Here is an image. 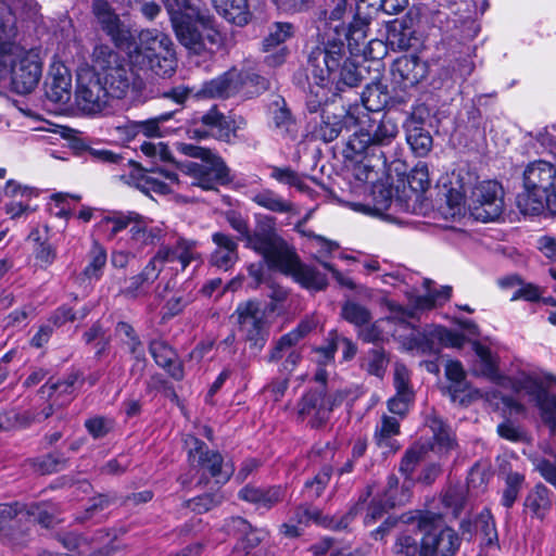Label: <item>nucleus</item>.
<instances>
[{
	"label": "nucleus",
	"instance_id": "obj_1",
	"mask_svg": "<svg viewBox=\"0 0 556 556\" xmlns=\"http://www.w3.org/2000/svg\"><path fill=\"white\" fill-rule=\"evenodd\" d=\"M16 37L15 16L0 2V85L17 94H27L41 79L42 49H26L16 42Z\"/></svg>",
	"mask_w": 556,
	"mask_h": 556
},
{
	"label": "nucleus",
	"instance_id": "obj_2",
	"mask_svg": "<svg viewBox=\"0 0 556 556\" xmlns=\"http://www.w3.org/2000/svg\"><path fill=\"white\" fill-rule=\"evenodd\" d=\"M472 349L479 358V368L476 369V372L501 387L510 388L516 392H525L540 410L542 420L556 435V395L548 392L555 378L551 375L527 372H520L514 378L505 377L498 372L497 358L488 346L475 341Z\"/></svg>",
	"mask_w": 556,
	"mask_h": 556
},
{
	"label": "nucleus",
	"instance_id": "obj_3",
	"mask_svg": "<svg viewBox=\"0 0 556 556\" xmlns=\"http://www.w3.org/2000/svg\"><path fill=\"white\" fill-rule=\"evenodd\" d=\"M179 42L190 52L213 53L223 45L222 34L210 16L201 12L199 0H163Z\"/></svg>",
	"mask_w": 556,
	"mask_h": 556
},
{
	"label": "nucleus",
	"instance_id": "obj_4",
	"mask_svg": "<svg viewBox=\"0 0 556 556\" xmlns=\"http://www.w3.org/2000/svg\"><path fill=\"white\" fill-rule=\"evenodd\" d=\"M199 257L197 242L180 238L173 248H160L138 275L126 280V286L119 292L129 299L144 296L166 266L175 271L185 270L191 262L199 260Z\"/></svg>",
	"mask_w": 556,
	"mask_h": 556
},
{
	"label": "nucleus",
	"instance_id": "obj_5",
	"mask_svg": "<svg viewBox=\"0 0 556 556\" xmlns=\"http://www.w3.org/2000/svg\"><path fill=\"white\" fill-rule=\"evenodd\" d=\"M344 43L328 41L325 47H317L308 55V65L313 79L328 84L337 91L345 87H355L361 81V74L356 65L344 60Z\"/></svg>",
	"mask_w": 556,
	"mask_h": 556
},
{
	"label": "nucleus",
	"instance_id": "obj_6",
	"mask_svg": "<svg viewBox=\"0 0 556 556\" xmlns=\"http://www.w3.org/2000/svg\"><path fill=\"white\" fill-rule=\"evenodd\" d=\"M345 123H353L356 128L348 141V149L355 154L367 153L376 147L390 146L400 132L397 118L389 113L349 111Z\"/></svg>",
	"mask_w": 556,
	"mask_h": 556
},
{
	"label": "nucleus",
	"instance_id": "obj_7",
	"mask_svg": "<svg viewBox=\"0 0 556 556\" xmlns=\"http://www.w3.org/2000/svg\"><path fill=\"white\" fill-rule=\"evenodd\" d=\"M253 245L263 252V257L269 267L290 275L303 288L320 291L327 287L326 275L301 263L282 238L271 237L262 241L256 240Z\"/></svg>",
	"mask_w": 556,
	"mask_h": 556
},
{
	"label": "nucleus",
	"instance_id": "obj_8",
	"mask_svg": "<svg viewBox=\"0 0 556 556\" xmlns=\"http://www.w3.org/2000/svg\"><path fill=\"white\" fill-rule=\"evenodd\" d=\"M139 43L129 50L130 62L157 76H170L176 71V59L170 38L154 29L141 30Z\"/></svg>",
	"mask_w": 556,
	"mask_h": 556
},
{
	"label": "nucleus",
	"instance_id": "obj_9",
	"mask_svg": "<svg viewBox=\"0 0 556 556\" xmlns=\"http://www.w3.org/2000/svg\"><path fill=\"white\" fill-rule=\"evenodd\" d=\"M177 150L201 162H187L180 165L181 172L191 178V185L203 190H214L229 179V170L224 161L208 149L180 142Z\"/></svg>",
	"mask_w": 556,
	"mask_h": 556
},
{
	"label": "nucleus",
	"instance_id": "obj_10",
	"mask_svg": "<svg viewBox=\"0 0 556 556\" xmlns=\"http://www.w3.org/2000/svg\"><path fill=\"white\" fill-rule=\"evenodd\" d=\"M92 65L112 98L122 99L137 87L138 75L106 45L94 47Z\"/></svg>",
	"mask_w": 556,
	"mask_h": 556
},
{
	"label": "nucleus",
	"instance_id": "obj_11",
	"mask_svg": "<svg viewBox=\"0 0 556 556\" xmlns=\"http://www.w3.org/2000/svg\"><path fill=\"white\" fill-rule=\"evenodd\" d=\"M523 186L525 191L517 198L518 207L523 214H540L546 198L556 190V167L543 160L530 163L523 172Z\"/></svg>",
	"mask_w": 556,
	"mask_h": 556
},
{
	"label": "nucleus",
	"instance_id": "obj_12",
	"mask_svg": "<svg viewBox=\"0 0 556 556\" xmlns=\"http://www.w3.org/2000/svg\"><path fill=\"white\" fill-rule=\"evenodd\" d=\"M416 522L424 533L420 540L419 556H455L460 538L450 527H441V516L431 511L418 513L407 518L406 522Z\"/></svg>",
	"mask_w": 556,
	"mask_h": 556
},
{
	"label": "nucleus",
	"instance_id": "obj_13",
	"mask_svg": "<svg viewBox=\"0 0 556 556\" xmlns=\"http://www.w3.org/2000/svg\"><path fill=\"white\" fill-rule=\"evenodd\" d=\"M129 167L128 175H122L121 178L129 185H134L146 194H169L179 189L181 181L177 173L156 167L155 169L144 170L140 165L131 160H127Z\"/></svg>",
	"mask_w": 556,
	"mask_h": 556
},
{
	"label": "nucleus",
	"instance_id": "obj_14",
	"mask_svg": "<svg viewBox=\"0 0 556 556\" xmlns=\"http://www.w3.org/2000/svg\"><path fill=\"white\" fill-rule=\"evenodd\" d=\"M185 446L188 450L190 465L199 471L208 473L218 483H225L233 473V466L225 463L218 452L207 450L206 445L193 435H187Z\"/></svg>",
	"mask_w": 556,
	"mask_h": 556
},
{
	"label": "nucleus",
	"instance_id": "obj_15",
	"mask_svg": "<svg viewBox=\"0 0 556 556\" xmlns=\"http://www.w3.org/2000/svg\"><path fill=\"white\" fill-rule=\"evenodd\" d=\"M381 304L390 312V316L363 326L358 330V337L365 342L382 341L388 334L401 338L402 334L399 333L400 329L407 331V337H409L410 329H414L407 321L410 314L387 298L381 301Z\"/></svg>",
	"mask_w": 556,
	"mask_h": 556
},
{
	"label": "nucleus",
	"instance_id": "obj_16",
	"mask_svg": "<svg viewBox=\"0 0 556 556\" xmlns=\"http://www.w3.org/2000/svg\"><path fill=\"white\" fill-rule=\"evenodd\" d=\"M111 94L103 86L99 75L91 67H81L77 73L76 103L88 114L102 112L109 104Z\"/></svg>",
	"mask_w": 556,
	"mask_h": 556
},
{
	"label": "nucleus",
	"instance_id": "obj_17",
	"mask_svg": "<svg viewBox=\"0 0 556 556\" xmlns=\"http://www.w3.org/2000/svg\"><path fill=\"white\" fill-rule=\"evenodd\" d=\"M233 315L237 317L239 331L251 349L260 351L267 341L268 330L265 311L257 301L240 303Z\"/></svg>",
	"mask_w": 556,
	"mask_h": 556
},
{
	"label": "nucleus",
	"instance_id": "obj_18",
	"mask_svg": "<svg viewBox=\"0 0 556 556\" xmlns=\"http://www.w3.org/2000/svg\"><path fill=\"white\" fill-rule=\"evenodd\" d=\"M435 340L442 346L454 349H459L465 343V338L462 333L435 326L425 331L416 328L410 329V336L404 339L403 345L406 350L417 354H434L438 352V349L434 346Z\"/></svg>",
	"mask_w": 556,
	"mask_h": 556
},
{
	"label": "nucleus",
	"instance_id": "obj_19",
	"mask_svg": "<svg viewBox=\"0 0 556 556\" xmlns=\"http://www.w3.org/2000/svg\"><path fill=\"white\" fill-rule=\"evenodd\" d=\"M260 76L238 68H231L223 75L203 84L197 96L206 98H229L240 92L249 84H258Z\"/></svg>",
	"mask_w": 556,
	"mask_h": 556
},
{
	"label": "nucleus",
	"instance_id": "obj_20",
	"mask_svg": "<svg viewBox=\"0 0 556 556\" xmlns=\"http://www.w3.org/2000/svg\"><path fill=\"white\" fill-rule=\"evenodd\" d=\"M92 13L101 29L111 38L118 48L130 49V40L134 38L130 28L124 24L118 14L106 0H94Z\"/></svg>",
	"mask_w": 556,
	"mask_h": 556
},
{
	"label": "nucleus",
	"instance_id": "obj_21",
	"mask_svg": "<svg viewBox=\"0 0 556 556\" xmlns=\"http://www.w3.org/2000/svg\"><path fill=\"white\" fill-rule=\"evenodd\" d=\"M473 197L477 206L473 207L472 215L482 222L495 220L503 212V188L493 180L481 182L473 190Z\"/></svg>",
	"mask_w": 556,
	"mask_h": 556
},
{
	"label": "nucleus",
	"instance_id": "obj_22",
	"mask_svg": "<svg viewBox=\"0 0 556 556\" xmlns=\"http://www.w3.org/2000/svg\"><path fill=\"white\" fill-rule=\"evenodd\" d=\"M427 74V63L417 55H402L391 66L392 84L404 92L416 87Z\"/></svg>",
	"mask_w": 556,
	"mask_h": 556
},
{
	"label": "nucleus",
	"instance_id": "obj_23",
	"mask_svg": "<svg viewBox=\"0 0 556 556\" xmlns=\"http://www.w3.org/2000/svg\"><path fill=\"white\" fill-rule=\"evenodd\" d=\"M313 327V321L304 320L300 323L295 329L283 334L271 350L269 361L276 362L281 359L283 356H287L283 367L286 370L292 371L302 358V355L295 349V345L312 331Z\"/></svg>",
	"mask_w": 556,
	"mask_h": 556
},
{
	"label": "nucleus",
	"instance_id": "obj_24",
	"mask_svg": "<svg viewBox=\"0 0 556 556\" xmlns=\"http://www.w3.org/2000/svg\"><path fill=\"white\" fill-rule=\"evenodd\" d=\"M46 94L51 101L61 104L67 103L72 96L71 71L58 55H53L49 66Z\"/></svg>",
	"mask_w": 556,
	"mask_h": 556
},
{
	"label": "nucleus",
	"instance_id": "obj_25",
	"mask_svg": "<svg viewBox=\"0 0 556 556\" xmlns=\"http://www.w3.org/2000/svg\"><path fill=\"white\" fill-rule=\"evenodd\" d=\"M298 413L313 428L325 425L331 415L325 390L320 388L305 393L298 405Z\"/></svg>",
	"mask_w": 556,
	"mask_h": 556
},
{
	"label": "nucleus",
	"instance_id": "obj_26",
	"mask_svg": "<svg viewBox=\"0 0 556 556\" xmlns=\"http://www.w3.org/2000/svg\"><path fill=\"white\" fill-rule=\"evenodd\" d=\"M445 377L448 380L446 392L452 402L466 405L479 394V391L471 389L466 380V372L460 362L448 361L445 365Z\"/></svg>",
	"mask_w": 556,
	"mask_h": 556
},
{
	"label": "nucleus",
	"instance_id": "obj_27",
	"mask_svg": "<svg viewBox=\"0 0 556 556\" xmlns=\"http://www.w3.org/2000/svg\"><path fill=\"white\" fill-rule=\"evenodd\" d=\"M294 34L293 25L287 22H276L269 27L268 35L263 40V49L270 52L278 49L276 53L266 56V62L270 66H278L285 62L287 49L280 47Z\"/></svg>",
	"mask_w": 556,
	"mask_h": 556
},
{
	"label": "nucleus",
	"instance_id": "obj_28",
	"mask_svg": "<svg viewBox=\"0 0 556 556\" xmlns=\"http://www.w3.org/2000/svg\"><path fill=\"white\" fill-rule=\"evenodd\" d=\"M399 480L394 476L389 477L388 488L384 492V505L372 503L367 510L364 522L367 526L372 525L382 517L386 507H394L405 504L409 500V486L403 484L401 492H397Z\"/></svg>",
	"mask_w": 556,
	"mask_h": 556
},
{
	"label": "nucleus",
	"instance_id": "obj_29",
	"mask_svg": "<svg viewBox=\"0 0 556 556\" xmlns=\"http://www.w3.org/2000/svg\"><path fill=\"white\" fill-rule=\"evenodd\" d=\"M356 0H326L325 9L320 11L317 26L323 29L325 35L330 39L328 29L333 31L336 24H345L344 20L352 16Z\"/></svg>",
	"mask_w": 556,
	"mask_h": 556
},
{
	"label": "nucleus",
	"instance_id": "obj_30",
	"mask_svg": "<svg viewBox=\"0 0 556 556\" xmlns=\"http://www.w3.org/2000/svg\"><path fill=\"white\" fill-rule=\"evenodd\" d=\"M369 15L370 12L366 13L365 11H362L358 13V10L355 9L352 14L353 20L348 24V26L345 24H336L333 26V33L336 37L332 39V41L343 42L344 38L348 40L349 46H357L359 42H363L367 37ZM328 41H331V39Z\"/></svg>",
	"mask_w": 556,
	"mask_h": 556
},
{
	"label": "nucleus",
	"instance_id": "obj_31",
	"mask_svg": "<svg viewBox=\"0 0 556 556\" xmlns=\"http://www.w3.org/2000/svg\"><path fill=\"white\" fill-rule=\"evenodd\" d=\"M130 244L136 249L152 247L161 242L165 236L162 227L155 226L152 222L138 213L132 227L129 229Z\"/></svg>",
	"mask_w": 556,
	"mask_h": 556
},
{
	"label": "nucleus",
	"instance_id": "obj_32",
	"mask_svg": "<svg viewBox=\"0 0 556 556\" xmlns=\"http://www.w3.org/2000/svg\"><path fill=\"white\" fill-rule=\"evenodd\" d=\"M216 249L211 255V264L220 269H230L238 261V244L232 237L224 232L212 235Z\"/></svg>",
	"mask_w": 556,
	"mask_h": 556
},
{
	"label": "nucleus",
	"instance_id": "obj_33",
	"mask_svg": "<svg viewBox=\"0 0 556 556\" xmlns=\"http://www.w3.org/2000/svg\"><path fill=\"white\" fill-rule=\"evenodd\" d=\"M270 127L280 136H294L296 134V123L286 100L281 97L270 103L269 108Z\"/></svg>",
	"mask_w": 556,
	"mask_h": 556
},
{
	"label": "nucleus",
	"instance_id": "obj_34",
	"mask_svg": "<svg viewBox=\"0 0 556 556\" xmlns=\"http://www.w3.org/2000/svg\"><path fill=\"white\" fill-rule=\"evenodd\" d=\"M201 123L208 127L211 136L216 139L230 141L236 136V122L220 113L216 108H212L201 116Z\"/></svg>",
	"mask_w": 556,
	"mask_h": 556
},
{
	"label": "nucleus",
	"instance_id": "obj_35",
	"mask_svg": "<svg viewBox=\"0 0 556 556\" xmlns=\"http://www.w3.org/2000/svg\"><path fill=\"white\" fill-rule=\"evenodd\" d=\"M136 218H138V213L135 211H113L104 215L97 227L100 232L111 240L123 230L130 229Z\"/></svg>",
	"mask_w": 556,
	"mask_h": 556
},
{
	"label": "nucleus",
	"instance_id": "obj_36",
	"mask_svg": "<svg viewBox=\"0 0 556 556\" xmlns=\"http://www.w3.org/2000/svg\"><path fill=\"white\" fill-rule=\"evenodd\" d=\"M285 490L281 486L267 489L247 485L239 491V497L254 504L257 508L269 509L283 498Z\"/></svg>",
	"mask_w": 556,
	"mask_h": 556
},
{
	"label": "nucleus",
	"instance_id": "obj_37",
	"mask_svg": "<svg viewBox=\"0 0 556 556\" xmlns=\"http://www.w3.org/2000/svg\"><path fill=\"white\" fill-rule=\"evenodd\" d=\"M227 222L233 230L245 239L247 247L254 250L262 256L263 252L253 245L254 241H262L271 237L280 238L271 225H269L268 229H257L253 233H250L248 222L237 212L228 213Z\"/></svg>",
	"mask_w": 556,
	"mask_h": 556
},
{
	"label": "nucleus",
	"instance_id": "obj_38",
	"mask_svg": "<svg viewBox=\"0 0 556 556\" xmlns=\"http://www.w3.org/2000/svg\"><path fill=\"white\" fill-rule=\"evenodd\" d=\"M212 3L224 18L235 25L244 26L252 18L248 0H212Z\"/></svg>",
	"mask_w": 556,
	"mask_h": 556
},
{
	"label": "nucleus",
	"instance_id": "obj_39",
	"mask_svg": "<svg viewBox=\"0 0 556 556\" xmlns=\"http://www.w3.org/2000/svg\"><path fill=\"white\" fill-rule=\"evenodd\" d=\"M150 353L155 363L167 370V372L176 380L184 377V370L180 362L177 359L176 353L163 341H153L150 344Z\"/></svg>",
	"mask_w": 556,
	"mask_h": 556
},
{
	"label": "nucleus",
	"instance_id": "obj_40",
	"mask_svg": "<svg viewBox=\"0 0 556 556\" xmlns=\"http://www.w3.org/2000/svg\"><path fill=\"white\" fill-rule=\"evenodd\" d=\"M249 199L273 213L286 214L293 212V203L270 189L252 190L249 192Z\"/></svg>",
	"mask_w": 556,
	"mask_h": 556
},
{
	"label": "nucleus",
	"instance_id": "obj_41",
	"mask_svg": "<svg viewBox=\"0 0 556 556\" xmlns=\"http://www.w3.org/2000/svg\"><path fill=\"white\" fill-rule=\"evenodd\" d=\"M389 93L387 87L381 83L368 85L362 93V106H355L350 111L359 110L370 114H381L380 111L387 105Z\"/></svg>",
	"mask_w": 556,
	"mask_h": 556
},
{
	"label": "nucleus",
	"instance_id": "obj_42",
	"mask_svg": "<svg viewBox=\"0 0 556 556\" xmlns=\"http://www.w3.org/2000/svg\"><path fill=\"white\" fill-rule=\"evenodd\" d=\"M400 433V422L395 417L383 416L375 431V441L383 453H393L400 446L394 439Z\"/></svg>",
	"mask_w": 556,
	"mask_h": 556
},
{
	"label": "nucleus",
	"instance_id": "obj_43",
	"mask_svg": "<svg viewBox=\"0 0 556 556\" xmlns=\"http://www.w3.org/2000/svg\"><path fill=\"white\" fill-rule=\"evenodd\" d=\"M428 424L433 434V444L431 448L440 454H444L453 450L455 446L454 437L443 420L433 416L428 420Z\"/></svg>",
	"mask_w": 556,
	"mask_h": 556
},
{
	"label": "nucleus",
	"instance_id": "obj_44",
	"mask_svg": "<svg viewBox=\"0 0 556 556\" xmlns=\"http://www.w3.org/2000/svg\"><path fill=\"white\" fill-rule=\"evenodd\" d=\"M175 112H165L162 114H159L155 117L136 122L137 123V130L138 135L142 134L146 137L151 138H162L172 132V130L167 127H163V125L168 122L170 118H173Z\"/></svg>",
	"mask_w": 556,
	"mask_h": 556
},
{
	"label": "nucleus",
	"instance_id": "obj_45",
	"mask_svg": "<svg viewBox=\"0 0 556 556\" xmlns=\"http://www.w3.org/2000/svg\"><path fill=\"white\" fill-rule=\"evenodd\" d=\"M106 262V250L94 242L88 253V264L83 271L84 276L89 280H99L102 277Z\"/></svg>",
	"mask_w": 556,
	"mask_h": 556
},
{
	"label": "nucleus",
	"instance_id": "obj_46",
	"mask_svg": "<svg viewBox=\"0 0 556 556\" xmlns=\"http://www.w3.org/2000/svg\"><path fill=\"white\" fill-rule=\"evenodd\" d=\"M406 140L412 150L419 156L426 155L432 147L430 134L416 123L407 126Z\"/></svg>",
	"mask_w": 556,
	"mask_h": 556
},
{
	"label": "nucleus",
	"instance_id": "obj_47",
	"mask_svg": "<svg viewBox=\"0 0 556 556\" xmlns=\"http://www.w3.org/2000/svg\"><path fill=\"white\" fill-rule=\"evenodd\" d=\"M345 118H346V114L343 116L342 119H340L336 115H332V116L323 115L321 123L319 124V126L316 130V136L318 138H320L321 140H324L325 142H331L332 140L338 138V136L342 131L343 127H345V128L354 127L353 123H350L349 125H346Z\"/></svg>",
	"mask_w": 556,
	"mask_h": 556
},
{
	"label": "nucleus",
	"instance_id": "obj_48",
	"mask_svg": "<svg viewBox=\"0 0 556 556\" xmlns=\"http://www.w3.org/2000/svg\"><path fill=\"white\" fill-rule=\"evenodd\" d=\"M341 315L348 323L354 325L358 329L371 320L370 311L351 300L344 302L342 305Z\"/></svg>",
	"mask_w": 556,
	"mask_h": 556
},
{
	"label": "nucleus",
	"instance_id": "obj_49",
	"mask_svg": "<svg viewBox=\"0 0 556 556\" xmlns=\"http://www.w3.org/2000/svg\"><path fill=\"white\" fill-rule=\"evenodd\" d=\"M432 281L426 279L424 285L427 290L425 296H420L417 301V305L421 308H431L437 304H441L450 299L452 293V288L448 286L441 287L440 290L431 289Z\"/></svg>",
	"mask_w": 556,
	"mask_h": 556
},
{
	"label": "nucleus",
	"instance_id": "obj_50",
	"mask_svg": "<svg viewBox=\"0 0 556 556\" xmlns=\"http://www.w3.org/2000/svg\"><path fill=\"white\" fill-rule=\"evenodd\" d=\"M313 80L315 86H312L309 89L306 106L311 113H316L328 101L332 88L328 84L319 83L317 79Z\"/></svg>",
	"mask_w": 556,
	"mask_h": 556
},
{
	"label": "nucleus",
	"instance_id": "obj_51",
	"mask_svg": "<svg viewBox=\"0 0 556 556\" xmlns=\"http://www.w3.org/2000/svg\"><path fill=\"white\" fill-rule=\"evenodd\" d=\"M388 363L389 361L383 350L371 349L367 352L363 366L368 374L378 378H382L386 372Z\"/></svg>",
	"mask_w": 556,
	"mask_h": 556
},
{
	"label": "nucleus",
	"instance_id": "obj_52",
	"mask_svg": "<svg viewBox=\"0 0 556 556\" xmlns=\"http://www.w3.org/2000/svg\"><path fill=\"white\" fill-rule=\"evenodd\" d=\"M140 151L152 163H155L157 161H161V162H172L173 161L172 152H170L168 146L161 141L160 142L143 141L140 144Z\"/></svg>",
	"mask_w": 556,
	"mask_h": 556
},
{
	"label": "nucleus",
	"instance_id": "obj_53",
	"mask_svg": "<svg viewBox=\"0 0 556 556\" xmlns=\"http://www.w3.org/2000/svg\"><path fill=\"white\" fill-rule=\"evenodd\" d=\"M388 39L391 46L399 50H407L412 48L414 45L413 41L416 40L413 30L404 24L393 26L389 31Z\"/></svg>",
	"mask_w": 556,
	"mask_h": 556
},
{
	"label": "nucleus",
	"instance_id": "obj_54",
	"mask_svg": "<svg viewBox=\"0 0 556 556\" xmlns=\"http://www.w3.org/2000/svg\"><path fill=\"white\" fill-rule=\"evenodd\" d=\"M548 504V491L545 486H536L525 501L526 508L536 516H540Z\"/></svg>",
	"mask_w": 556,
	"mask_h": 556
},
{
	"label": "nucleus",
	"instance_id": "obj_55",
	"mask_svg": "<svg viewBox=\"0 0 556 556\" xmlns=\"http://www.w3.org/2000/svg\"><path fill=\"white\" fill-rule=\"evenodd\" d=\"M270 177L280 184L295 187L301 191L306 187L302 177L290 167H273Z\"/></svg>",
	"mask_w": 556,
	"mask_h": 556
},
{
	"label": "nucleus",
	"instance_id": "obj_56",
	"mask_svg": "<svg viewBox=\"0 0 556 556\" xmlns=\"http://www.w3.org/2000/svg\"><path fill=\"white\" fill-rule=\"evenodd\" d=\"M61 542L65 548L77 551L80 556H99V554L91 548L90 543L86 539L74 533L65 534L62 536Z\"/></svg>",
	"mask_w": 556,
	"mask_h": 556
},
{
	"label": "nucleus",
	"instance_id": "obj_57",
	"mask_svg": "<svg viewBox=\"0 0 556 556\" xmlns=\"http://www.w3.org/2000/svg\"><path fill=\"white\" fill-rule=\"evenodd\" d=\"M50 505L48 504H31L28 507L25 506L24 516H27L33 521H37L45 528H49L53 523V515L50 513Z\"/></svg>",
	"mask_w": 556,
	"mask_h": 556
},
{
	"label": "nucleus",
	"instance_id": "obj_58",
	"mask_svg": "<svg viewBox=\"0 0 556 556\" xmlns=\"http://www.w3.org/2000/svg\"><path fill=\"white\" fill-rule=\"evenodd\" d=\"M523 477L517 472L509 473L506 479V488L503 492L502 503L505 507H511L515 503Z\"/></svg>",
	"mask_w": 556,
	"mask_h": 556
},
{
	"label": "nucleus",
	"instance_id": "obj_59",
	"mask_svg": "<svg viewBox=\"0 0 556 556\" xmlns=\"http://www.w3.org/2000/svg\"><path fill=\"white\" fill-rule=\"evenodd\" d=\"M330 480V470L324 468L313 480H308L304 484V492L309 498L318 497Z\"/></svg>",
	"mask_w": 556,
	"mask_h": 556
},
{
	"label": "nucleus",
	"instance_id": "obj_60",
	"mask_svg": "<svg viewBox=\"0 0 556 556\" xmlns=\"http://www.w3.org/2000/svg\"><path fill=\"white\" fill-rule=\"evenodd\" d=\"M227 529L229 532H233L235 535H238L239 538L241 535H247V541L249 546H253L261 540L258 535H256L254 532H249L251 529V526L241 517H233L230 519V521L227 523Z\"/></svg>",
	"mask_w": 556,
	"mask_h": 556
},
{
	"label": "nucleus",
	"instance_id": "obj_61",
	"mask_svg": "<svg viewBox=\"0 0 556 556\" xmlns=\"http://www.w3.org/2000/svg\"><path fill=\"white\" fill-rule=\"evenodd\" d=\"M509 283H517L518 288L511 295V301L516 300H525L534 302L540 299L541 292L539 288L532 283H522L519 281L518 278H510L508 279Z\"/></svg>",
	"mask_w": 556,
	"mask_h": 556
},
{
	"label": "nucleus",
	"instance_id": "obj_62",
	"mask_svg": "<svg viewBox=\"0 0 556 556\" xmlns=\"http://www.w3.org/2000/svg\"><path fill=\"white\" fill-rule=\"evenodd\" d=\"M409 187L415 191H425L429 187V173L426 164H417L408 176Z\"/></svg>",
	"mask_w": 556,
	"mask_h": 556
},
{
	"label": "nucleus",
	"instance_id": "obj_63",
	"mask_svg": "<svg viewBox=\"0 0 556 556\" xmlns=\"http://www.w3.org/2000/svg\"><path fill=\"white\" fill-rule=\"evenodd\" d=\"M393 381L396 393L414 395L409 383L410 374L405 365L400 363L395 364Z\"/></svg>",
	"mask_w": 556,
	"mask_h": 556
},
{
	"label": "nucleus",
	"instance_id": "obj_64",
	"mask_svg": "<svg viewBox=\"0 0 556 556\" xmlns=\"http://www.w3.org/2000/svg\"><path fill=\"white\" fill-rule=\"evenodd\" d=\"M394 551L396 554L404 556H416L417 554L419 555L420 545L416 538L404 532L399 535L394 545Z\"/></svg>",
	"mask_w": 556,
	"mask_h": 556
}]
</instances>
